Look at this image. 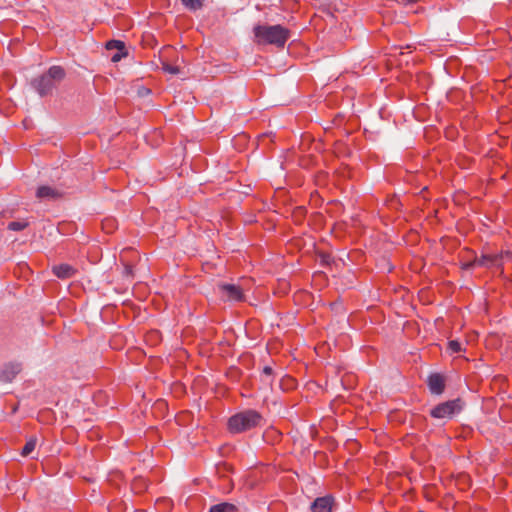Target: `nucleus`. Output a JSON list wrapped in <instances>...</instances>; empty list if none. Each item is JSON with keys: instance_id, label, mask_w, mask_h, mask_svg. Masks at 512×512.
I'll return each mask as SVG.
<instances>
[{"instance_id": "nucleus-18", "label": "nucleus", "mask_w": 512, "mask_h": 512, "mask_svg": "<svg viewBox=\"0 0 512 512\" xmlns=\"http://www.w3.org/2000/svg\"><path fill=\"white\" fill-rule=\"evenodd\" d=\"M448 348L452 353H459L462 350L461 344L457 340L449 341Z\"/></svg>"}, {"instance_id": "nucleus-12", "label": "nucleus", "mask_w": 512, "mask_h": 512, "mask_svg": "<svg viewBox=\"0 0 512 512\" xmlns=\"http://www.w3.org/2000/svg\"><path fill=\"white\" fill-rule=\"evenodd\" d=\"M238 508L236 505L228 502L219 503L213 505L209 512H237Z\"/></svg>"}, {"instance_id": "nucleus-5", "label": "nucleus", "mask_w": 512, "mask_h": 512, "mask_svg": "<svg viewBox=\"0 0 512 512\" xmlns=\"http://www.w3.org/2000/svg\"><path fill=\"white\" fill-rule=\"evenodd\" d=\"M512 256V253L511 252H500V253H497V254H493V255H482L480 258H475L474 259V263H476L477 266H481V267H487V268H490V267H502V260L504 257H511Z\"/></svg>"}, {"instance_id": "nucleus-21", "label": "nucleus", "mask_w": 512, "mask_h": 512, "mask_svg": "<svg viewBox=\"0 0 512 512\" xmlns=\"http://www.w3.org/2000/svg\"><path fill=\"white\" fill-rule=\"evenodd\" d=\"M124 274L127 276L132 275V266L131 265H125L124 267Z\"/></svg>"}, {"instance_id": "nucleus-9", "label": "nucleus", "mask_w": 512, "mask_h": 512, "mask_svg": "<svg viewBox=\"0 0 512 512\" xmlns=\"http://www.w3.org/2000/svg\"><path fill=\"white\" fill-rule=\"evenodd\" d=\"M36 197L39 200H55L61 197V193L56 188L48 185H42L37 188Z\"/></svg>"}, {"instance_id": "nucleus-1", "label": "nucleus", "mask_w": 512, "mask_h": 512, "mask_svg": "<svg viewBox=\"0 0 512 512\" xmlns=\"http://www.w3.org/2000/svg\"><path fill=\"white\" fill-rule=\"evenodd\" d=\"M254 36L260 44H271L283 48L290 38V30L281 25H256Z\"/></svg>"}, {"instance_id": "nucleus-2", "label": "nucleus", "mask_w": 512, "mask_h": 512, "mask_svg": "<svg viewBox=\"0 0 512 512\" xmlns=\"http://www.w3.org/2000/svg\"><path fill=\"white\" fill-rule=\"evenodd\" d=\"M65 75V70L61 66H51L46 73L34 78L31 86L41 97H44L53 91Z\"/></svg>"}, {"instance_id": "nucleus-11", "label": "nucleus", "mask_w": 512, "mask_h": 512, "mask_svg": "<svg viewBox=\"0 0 512 512\" xmlns=\"http://www.w3.org/2000/svg\"><path fill=\"white\" fill-rule=\"evenodd\" d=\"M53 273L60 279H69L76 273V269L69 264H59L52 268Z\"/></svg>"}, {"instance_id": "nucleus-16", "label": "nucleus", "mask_w": 512, "mask_h": 512, "mask_svg": "<svg viewBox=\"0 0 512 512\" xmlns=\"http://www.w3.org/2000/svg\"><path fill=\"white\" fill-rule=\"evenodd\" d=\"M28 226V222L25 220L12 221L8 224V229L12 231H22Z\"/></svg>"}, {"instance_id": "nucleus-7", "label": "nucleus", "mask_w": 512, "mask_h": 512, "mask_svg": "<svg viewBox=\"0 0 512 512\" xmlns=\"http://www.w3.org/2000/svg\"><path fill=\"white\" fill-rule=\"evenodd\" d=\"M21 370L22 364L19 362H8L4 364L0 370V381L6 383L12 382Z\"/></svg>"}, {"instance_id": "nucleus-8", "label": "nucleus", "mask_w": 512, "mask_h": 512, "mask_svg": "<svg viewBox=\"0 0 512 512\" xmlns=\"http://www.w3.org/2000/svg\"><path fill=\"white\" fill-rule=\"evenodd\" d=\"M428 387L432 394L440 395L444 392L445 381L442 375L438 373L431 374L428 377Z\"/></svg>"}, {"instance_id": "nucleus-6", "label": "nucleus", "mask_w": 512, "mask_h": 512, "mask_svg": "<svg viewBox=\"0 0 512 512\" xmlns=\"http://www.w3.org/2000/svg\"><path fill=\"white\" fill-rule=\"evenodd\" d=\"M219 292L221 297L227 301H242L244 299L243 290L235 284H219Z\"/></svg>"}, {"instance_id": "nucleus-14", "label": "nucleus", "mask_w": 512, "mask_h": 512, "mask_svg": "<svg viewBox=\"0 0 512 512\" xmlns=\"http://www.w3.org/2000/svg\"><path fill=\"white\" fill-rule=\"evenodd\" d=\"M183 6L190 11H196L203 6L204 0H181Z\"/></svg>"}, {"instance_id": "nucleus-23", "label": "nucleus", "mask_w": 512, "mask_h": 512, "mask_svg": "<svg viewBox=\"0 0 512 512\" xmlns=\"http://www.w3.org/2000/svg\"><path fill=\"white\" fill-rule=\"evenodd\" d=\"M409 3L417 2L418 0H407Z\"/></svg>"}, {"instance_id": "nucleus-17", "label": "nucleus", "mask_w": 512, "mask_h": 512, "mask_svg": "<svg viewBox=\"0 0 512 512\" xmlns=\"http://www.w3.org/2000/svg\"><path fill=\"white\" fill-rule=\"evenodd\" d=\"M106 48L107 49H118L119 51H122L125 49V45L122 41H119V40H111L109 42H107L106 44Z\"/></svg>"}, {"instance_id": "nucleus-22", "label": "nucleus", "mask_w": 512, "mask_h": 512, "mask_svg": "<svg viewBox=\"0 0 512 512\" xmlns=\"http://www.w3.org/2000/svg\"><path fill=\"white\" fill-rule=\"evenodd\" d=\"M120 59V55L119 54H116L112 57V60L113 61H118Z\"/></svg>"}, {"instance_id": "nucleus-4", "label": "nucleus", "mask_w": 512, "mask_h": 512, "mask_svg": "<svg viewBox=\"0 0 512 512\" xmlns=\"http://www.w3.org/2000/svg\"><path fill=\"white\" fill-rule=\"evenodd\" d=\"M464 407V403L460 398L442 402L436 405L430 411V415L436 419L452 418L459 414Z\"/></svg>"}, {"instance_id": "nucleus-3", "label": "nucleus", "mask_w": 512, "mask_h": 512, "mask_svg": "<svg viewBox=\"0 0 512 512\" xmlns=\"http://www.w3.org/2000/svg\"><path fill=\"white\" fill-rule=\"evenodd\" d=\"M262 415L253 409H247L236 413L228 420V430L231 433L238 434L251 430L261 425Z\"/></svg>"}, {"instance_id": "nucleus-19", "label": "nucleus", "mask_w": 512, "mask_h": 512, "mask_svg": "<svg viewBox=\"0 0 512 512\" xmlns=\"http://www.w3.org/2000/svg\"><path fill=\"white\" fill-rule=\"evenodd\" d=\"M163 70L167 73L176 75L180 73V69L177 66L170 65L168 63L163 64Z\"/></svg>"}, {"instance_id": "nucleus-10", "label": "nucleus", "mask_w": 512, "mask_h": 512, "mask_svg": "<svg viewBox=\"0 0 512 512\" xmlns=\"http://www.w3.org/2000/svg\"><path fill=\"white\" fill-rule=\"evenodd\" d=\"M333 498L331 496L319 497L311 504L312 512H331Z\"/></svg>"}, {"instance_id": "nucleus-13", "label": "nucleus", "mask_w": 512, "mask_h": 512, "mask_svg": "<svg viewBox=\"0 0 512 512\" xmlns=\"http://www.w3.org/2000/svg\"><path fill=\"white\" fill-rule=\"evenodd\" d=\"M36 444H37V438L36 437H31L27 442L26 444L24 445V447L22 448L21 450V455L23 457H27L29 456L35 449L36 447Z\"/></svg>"}, {"instance_id": "nucleus-20", "label": "nucleus", "mask_w": 512, "mask_h": 512, "mask_svg": "<svg viewBox=\"0 0 512 512\" xmlns=\"http://www.w3.org/2000/svg\"><path fill=\"white\" fill-rule=\"evenodd\" d=\"M477 266L476 263H474V260L473 261H470V262H467V263H464L463 264V269L465 270H469V269H472L473 267Z\"/></svg>"}, {"instance_id": "nucleus-15", "label": "nucleus", "mask_w": 512, "mask_h": 512, "mask_svg": "<svg viewBox=\"0 0 512 512\" xmlns=\"http://www.w3.org/2000/svg\"><path fill=\"white\" fill-rule=\"evenodd\" d=\"M273 379V370L270 366H265L262 370L261 380L265 384H271Z\"/></svg>"}]
</instances>
